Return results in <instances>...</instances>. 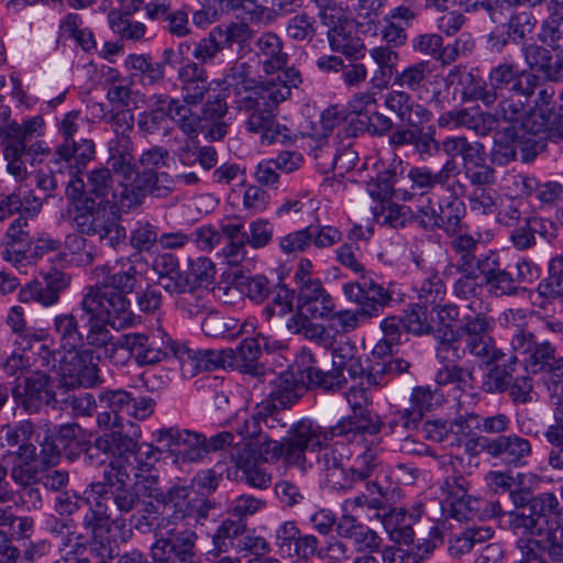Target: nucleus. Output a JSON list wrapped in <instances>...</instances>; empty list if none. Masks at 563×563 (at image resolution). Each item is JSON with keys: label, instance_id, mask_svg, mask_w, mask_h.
I'll return each instance as SVG.
<instances>
[{"label": "nucleus", "instance_id": "nucleus-1", "mask_svg": "<svg viewBox=\"0 0 563 563\" xmlns=\"http://www.w3.org/2000/svg\"><path fill=\"white\" fill-rule=\"evenodd\" d=\"M254 46L262 71L267 76L277 74V78L264 80L247 91L236 101V108L245 118V129L260 134L262 144L285 143L290 140V130L277 122L276 111L291 89L299 86L301 75L295 67H287L289 55L276 33H263Z\"/></svg>", "mask_w": 563, "mask_h": 563}, {"label": "nucleus", "instance_id": "nucleus-2", "mask_svg": "<svg viewBox=\"0 0 563 563\" xmlns=\"http://www.w3.org/2000/svg\"><path fill=\"white\" fill-rule=\"evenodd\" d=\"M141 263L134 256H121L98 265L92 271L95 285L85 288L80 309L84 312L106 313L118 325H130L133 313L128 294L142 283Z\"/></svg>", "mask_w": 563, "mask_h": 563}, {"label": "nucleus", "instance_id": "nucleus-3", "mask_svg": "<svg viewBox=\"0 0 563 563\" xmlns=\"http://www.w3.org/2000/svg\"><path fill=\"white\" fill-rule=\"evenodd\" d=\"M65 196L71 206L73 221L81 235L97 236L112 249L124 243L126 230L120 222L118 200L98 202L87 196L85 181L80 177L71 178L65 189Z\"/></svg>", "mask_w": 563, "mask_h": 563}, {"label": "nucleus", "instance_id": "nucleus-4", "mask_svg": "<svg viewBox=\"0 0 563 563\" xmlns=\"http://www.w3.org/2000/svg\"><path fill=\"white\" fill-rule=\"evenodd\" d=\"M504 320L511 334V349L523 356L526 367L532 373L547 372L550 375L545 380L549 391L553 396L563 394V357H555L554 344L549 339L537 340L527 329L522 310L506 311Z\"/></svg>", "mask_w": 563, "mask_h": 563}, {"label": "nucleus", "instance_id": "nucleus-5", "mask_svg": "<svg viewBox=\"0 0 563 563\" xmlns=\"http://www.w3.org/2000/svg\"><path fill=\"white\" fill-rule=\"evenodd\" d=\"M301 420L292 423L287 435L280 440H273L265 433L258 435H241L242 440L232 445L231 451H246L256 462L277 463L283 462L286 467H296L302 472L307 470V459L303 456V448L308 445Z\"/></svg>", "mask_w": 563, "mask_h": 563}, {"label": "nucleus", "instance_id": "nucleus-6", "mask_svg": "<svg viewBox=\"0 0 563 563\" xmlns=\"http://www.w3.org/2000/svg\"><path fill=\"white\" fill-rule=\"evenodd\" d=\"M155 541L150 548L153 563H194L197 556L198 534L188 525L159 520L154 530Z\"/></svg>", "mask_w": 563, "mask_h": 563}, {"label": "nucleus", "instance_id": "nucleus-7", "mask_svg": "<svg viewBox=\"0 0 563 563\" xmlns=\"http://www.w3.org/2000/svg\"><path fill=\"white\" fill-rule=\"evenodd\" d=\"M477 271L483 275L489 291L496 296L517 294L520 285L537 277V267L521 261L505 265L497 252L489 251L477 258Z\"/></svg>", "mask_w": 563, "mask_h": 563}, {"label": "nucleus", "instance_id": "nucleus-8", "mask_svg": "<svg viewBox=\"0 0 563 563\" xmlns=\"http://www.w3.org/2000/svg\"><path fill=\"white\" fill-rule=\"evenodd\" d=\"M508 516L514 532L533 537H542L550 528L563 526V506L553 493L534 496L530 508L509 511Z\"/></svg>", "mask_w": 563, "mask_h": 563}, {"label": "nucleus", "instance_id": "nucleus-9", "mask_svg": "<svg viewBox=\"0 0 563 563\" xmlns=\"http://www.w3.org/2000/svg\"><path fill=\"white\" fill-rule=\"evenodd\" d=\"M11 395L16 406L27 415L38 413L43 406L63 410L54 390V379L44 371H34L24 377L12 387Z\"/></svg>", "mask_w": 563, "mask_h": 563}, {"label": "nucleus", "instance_id": "nucleus-10", "mask_svg": "<svg viewBox=\"0 0 563 563\" xmlns=\"http://www.w3.org/2000/svg\"><path fill=\"white\" fill-rule=\"evenodd\" d=\"M140 434L141 432L137 431V433L129 435L120 430L104 433L86 446L85 460L90 465H102L109 460L103 471H112L114 462L128 465L129 460L134 457Z\"/></svg>", "mask_w": 563, "mask_h": 563}, {"label": "nucleus", "instance_id": "nucleus-11", "mask_svg": "<svg viewBox=\"0 0 563 563\" xmlns=\"http://www.w3.org/2000/svg\"><path fill=\"white\" fill-rule=\"evenodd\" d=\"M331 441H321L319 445L308 443L303 448V456L307 452L314 453V466L323 483L333 490L353 489V478L349 477L344 466V445L341 443L330 444Z\"/></svg>", "mask_w": 563, "mask_h": 563}, {"label": "nucleus", "instance_id": "nucleus-12", "mask_svg": "<svg viewBox=\"0 0 563 563\" xmlns=\"http://www.w3.org/2000/svg\"><path fill=\"white\" fill-rule=\"evenodd\" d=\"M253 32L249 24L243 22H231L213 27L207 36L200 38L194 44L191 52L196 63H211L218 53L223 49L232 48L233 45L243 47L251 38Z\"/></svg>", "mask_w": 563, "mask_h": 563}, {"label": "nucleus", "instance_id": "nucleus-13", "mask_svg": "<svg viewBox=\"0 0 563 563\" xmlns=\"http://www.w3.org/2000/svg\"><path fill=\"white\" fill-rule=\"evenodd\" d=\"M85 313L89 316L87 333L84 335V342L79 349L86 350L91 356L96 355L98 361L107 358L115 364L123 363V360L119 356L120 352L124 349L123 340H115L107 324L115 329H123L126 325L115 324L113 319L106 313Z\"/></svg>", "mask_w": 563, "mask_h": 563}, {"label": "nucleus", "instance_id": "nucleus-14", "mask_svg": "<svg viewBox=\"0 0 563 563\" xmlns=\"http://www.w3.org/2000/svg\"><path fill=\"white\" fill-rule=\"evenodd\" d=\"M59 388H91L101 382L99 366L86 350L60 352Z\"/></svg>", "mask_w": 563, "mask_h": 563}, {"label": "nucleus", "instance_id": "nucleus-15", "mask_svg": "<svg viewBox=\"0 0 563 563\" xmlns=\"http://www.w3.org/2000/svg\"><path fill=\"white\" fill-rule=\"evenodd\" d=\"M471 482L461 473L448 475L440 485L444 514L456 520H468L478 515L481 500L468 494Z\"/></svg>", "mask_w": 563, "mask_h": 563}, {"label": "nucleus", "instance_id": "nucleus-16", "mask_svg": "<svg viewBox=\"0 0 563 563\" xmlns=\"http://www.w3.org/2000/svg\"><path fill=\"white\" fill-rule=\"evenodd\" d=\"M114 462L112 471H103V482L91 483V490L99 496H107L113 500L120 512H130L139 503V495L129 484L133 467Z\"/></svg>", "mask_w": 563, "mask_h": 563}, {"label": "nucleus", "instance_id": "nucleus-17", "mask_svg": "<svg viewBox=\"0 0 563 563\" xmlns=\"http://www.w3.org/2000/svg\"><path fill=\"white\" fill-rule=\"evenodd\" d=\"M305 432L309 443L319 445L321 441H332L334 437H344L347 441L354 442L357 438L365 434H377L380 432V427L365 418L353 416L342 418L335 426L327 429L316 421L303 418L301 419Z\"/></svg>", "mask_w": 563, "mask_h": 563}, {"label": "nucleus", "instance_id": "nucleus-18", "mask_svg": "<svg viewBox=\"0 0 563 563\" xmlns=\"http://www.w3.org/2000/svg\"><path fill=\"white\" fill-rule=\"evenodd\" d=\"M490 329L489 319L482 313L465 319L460 327L466 352L485 364L496 363L506 356L501 350L496 347Z\"/></svg>", "mask_w": 563, "mask_h": 563}, {"label": "nucleus", "instance_id": "nucleus-19", "mask_svg": "<svg viewBox=\"0 0 563 563\" xmlns=\"http://www.w3.org/2000/svg\"><path fill=\"white\" fill-rule=\"evenodd\" d=\"M155 441L167 448L176 462L196 463L207 454L203 434L187 429L164 428L155 432Z\"/></svg>", "mask_w": 563, "mask_h": 563}, {"label": "nucleus", "instance_id": "nucleus-20", "mask_svg": "<svg viewBox=\"0 0 563 563\" xmlns=\"http://www.w3.org/2000/svg\"><path fill=\"white\" fill-rule=\"evenodd\" d=\"M173 340L162 329L151 334L129 333L123 335V350L134 355L140 365H154L170 354Z\"/></svg>", "mask_w": 563, "mask_h": 563}, {"label": "nucleus", "instance_id": "nucleus-21", "mask_svg": "<svg viewBox=\"0 0 563 563\" xmlns=\"http://www.w3.org/2000/svg\"><path fill=\"white\" fill-rule=\"evenodd\" d=\"M476 443L487 455L512 467L525 466L532 455L531 442L516 433L498 435L493 439L477 438Z\"/></svg>", "mask_w": 563, "mask_h": 563}, {"label": "nucleus", "instance_id": "nucleus-22", "mask_svg": "<svg viewBox=\"0 0 563 563\" xmlns=\"http://www.w3.org/2000/svg\"><path fill=\"white\" fill-rule=\"evenodd\" d=\"M437 123L440 129H465L481 137L487 136L495 130L493 112L483 110L478 104L443 112L439 115Z\"/></svg>", "mask_w": 563, "mask_h": 563}, {"label": "nucleus", "instance_id": "nucleus-23", "mask_svg": "<svg viewBox=\"0 0 563 563\" xmlns=\"http://www.w3.org/2000/svg\"><path fill=\"white\" fill-rule=\"evenodd\" d=\"M111 170L110 166L100 167L87 174V183H85L87 196L93 197L98 202L118 200V206L121 208H131L136 203L135 197L131 195L128 186L121 184L114 186Z\"/></svg>", "mask_w": 563, "mask_h": 563}, {"label": "nucleus", "instance_id": "nucleus-24", "mask_svg": "<svg viewBox=\"0 0 563 563\" xmlns=\"http://www.w3.org/2000/svg\"><path fill=\"white\" fill-rule=\"evenodd\" d=\"M542 141L543 137L519 133L514 125L504 128L495 134V144L505 150L504 156L507 162L516 159L517 155H520L525 163L533 161L543 150Z\"/></svg>", "mask_w": 563, "mask_h": 563}, {"label": "nucleus", "instance_id": "nucleus-25", "mask_svg": "<svg viewBox=\"0 0 563 563\" xmlns=\"http://www.w3.org/2000/svg\"><path fill=\"white\" fill-rule=\"evenodd\" d=\"M422 508V504L415 505L411 512H407L404 508H390L388 512L378 514V520L391 541L399 544H411L416 534L413 525L420 521Z\"/></svg>", "mask_w": 563, "mask_h": 563}, {"label": "nucleus", "instance_id": "nucleus-26", "mask_svg": "<svg viewBox=\"0 0 563 563\" xmlns=\"http://www.w3.org/2000/svg\"><path fill=\"white\" fill-rule=\"evenodd\" d=\"M384 106L407 124L406 128H418L431 120L432 113L423 104L415 102L409 91L390 90L386 93Z\"/></svg>", "mask_w": 563, "mask_h": 563}, {"label": "nucleus", "instance_id": "nucleus-27", "mask_svg": "<svg viewBox=\"0 0 563 563\" xmlns=\"http://www.w3.org/2000/svg\"><path fill=\"white\" fill-rule=\"evenodd\" d=\"M435 130L430 126L426 131L418 128L397 126L389 135V144L395 147L412 145L421 161H428L440 150V143L434 137Z\"/></svg>", "mask_w": 563, "mask_h": 563}, {"label": "nucleus", "instance_id": "nucleus-28", "mask_svg": "<svg viewBox=\"0 0 563 563\" xmlns=\"http://www.w3.org/2000/svg\"><path fill=\"white\" fill-rule=\"evenodd\" d=\"M525 91H511L498 97V106L493 112L495 117V129L499 121L518 124L520 120L529 113L530 98L533 96L536 85L532 80H527Z\"/></svg>", "mask_w": 563, "mask_h": 563}, {"label": "nucleus", "instance_id": "nucleus-29", "mask_svg": "<svg viewBox=\"0 0 563 563\" xmlns=\"http://www.w3.org/2000/svg\"><path fill=\"white\" fill-rule=\"evenodd\" d=\"M177 79L180 82L183 102L187 106L200 104L210 89L207 70L194 60L179 67Z\"/></svg>", "mask_w": 563, "mask_h": 563}, {"label": "nucleus", "instance_id": "nucleus-30", "mask_svg": "<svg viewBox=\"0 0 563 563\" xmlns=\"http://www.w3.org/2000/svg\"><path fill=\"white\" fill-rule=\"evenodd\" d=\"M5 324L11 331V342L20 351H31L44 340L43 330L27 324L24 309L13 306L5 317Z\"/></svg>", "mask_w": 563, "mask_h": 563}, {"label": "nucleus", "instance_id": "nucleus-31", "mask_svg": "<svg viewBox=\"0 0 563 563\" xmlns=\"http://www.w3.org/2000/svg\"><path fill=\"white\" fill-rule=\"evenodd\" d=\"M170 353L178 360L184 376H195L200 371H210L220 364V357L210 350L195 351L186 344L172 342Z\"/></svg>", "mask_w": 563, "mask_h": 563}, {"label": "nucleus", "instance_id": "nucleus-32", "mask_svg": "<svg viewBox=\"0 0 563 563\" xmlns=\"http://www.w3.org/2000/svg\"><path fill=\"white\" fill-rule=\"evenodd\" d=\"M282 408L272 400H263L254 408L250 418L243 419V426L238 429L240 435H258L263 433L262 426L271 430H280L286 427V422L278 417Z\"/></svg>", "mask_w": 563, "mask_h": 563}, {"label": "nucleus", "instance_id": "nucleus-33", "mask_svg": "<svg viewBox=\"0 0 563 563\" xmlns=\"http://www.w3.org/2000/svg\"><path fill=\"white\" fill-rule=\"evenodd\" d=\"M498 24L504 29L505 36L499 38L492 33L489 38L492 41L496 38V42L493 45L497 46L498 49H501L508 43H522L526 37L533 32L537 19L529 11H520L511 13L508 18L505 14V20Z\"/></svg>", "mask_w": 563, "mask_h": 563}, {"label": "nucleus", "instance_id": "nucleus-34", "mask_svg": "<svg viewBox=\"0 0 563 563\" xmlns=\"http://www.w3.org/2000/svg\"><path fill=\"white\" fill-rule=\"evenodd\" d=\"M178 99L165 95H153L150 98V109L140 115L139 129L145 134H154L164 126L168 120H173Z\"/></svg>", "mask_w": 563, "mask_h": 563}, {"label": "nucleus", "instance_id": "nucleus-35", "mask_svg": "<svg viewBox=\"0 0 563 563\" xmlns=\"http://www.w3.org/2000/svg\"><path fill=\"white\" fill-rule=\"evenodd\" d=\"M35 428L32 421L22 420L15 424H3L0 427V444L2 448L15 449L14 456L22 455L24 459L31 456L36 446L31 442Z\"/></svg>", "mask_w": 563, "mask_h": 563}, {"label": "nucleus", "instance_id": "nucleus-36", "mask_svg": "<svg viewBox=\"0 0 563 563\" xmlns=\"http://www.w3.org/2000/svg\"><path fill=\"white\" fill-rule=\"evenodd\" d=\"M133 151L131 135H114L108 142V166L124 179H130L136 173Z\"/></svg>", "mask_w": 563, "mask_h": 563}, {"label": "nucleus", "instance_id": "nucleus-37", "mask_svg": "<svg viewBox=\"0 0 563 563\" xmlns=\"http://www.w3.org/2000/svg\"><path fill=\"white\" fill-rule=\"evenodd\" d=\"M311 319V317L292 314L287 320V330L291 334L301 335L324 349L332 347L335 343V331L322 323L313 322Z\"/></svg>", "mask_w": 563, "mask_h": 563}, {"label": "nucleus", "instance_id": "nucleus-38", "mask_svg": "<svg viewBox=\"0 0 563 563\" xmlns=\"http://www.w3.org/2000/svg\"><path fill=\"white\" fill-rule=\"evenodd\" d=\"M523 77H526L527 80H530L532 76H526V71L519 69L517 64L506 60L489 70L488 81L492 85L494 93H496L498 98L506 92H523V88L526 86L522 82Z\"/></svg>", "mask_w": 563, "mask_h": 563}, {"label": "nucleus", "instance_id": "nucleus-39", "mask_svg": "<svg viewBox=\"0 0 563 563\" xmlns=\"http://www.w3.org/2000/svg\"><path fill=\"white\" fill-rule=\"evenodd\" d=\"M45 123L41 115H35L23 120L21 123L12 121L3 126H0L1 143L11 145H21L26 151V143L34 137L44 134Z\"/></svg>", "mask_w": 563, "mask_h": 563}, {"label": "nucleus", "instance_id": "nucleus-40", "mask_svg": "<svg viewBox=\"0 0 563 563\" xmlns=\"http://www.w3.org/2000/svg\"><path fill=\"white\" fill-rule=\"evenodd\" d=\"M441 145L449 157L462 158L463 168L486 161L485 145L479 141H471L464 135L448 136Z\"/></svg>", "mask_w": 563, "mask_h": 563}, {"label": "nucleus", "instance_id": "nucleus-41", "mask_svg": "<svg viewBox=\"0 0 563 563\" xmlns=\"http://www.w3.org/2000/svg\"><path fill=\"white\" fill-rule=\"evenodd\" d=\"M268 349V338L262 333H256L255 336L245 338L235 351L236 360L241 362L243 371L253 376H262L265 374V368L257 361L262 355V350Z\"/></svg>", "mask_w": 563, "mask_h": 563}, {"label": "nucleus", "instance_id": "nucleus-42", "mask_svg": "<svg viewBox=\"0 0 563 563\" xmlns=\"http://www.w3.org/2000/svg\"><path fill=\"white\" fill-rule=\"evenodd\" d=\"M435 356L440 363H457L466 353L460 327L439 328L435 334Z\"/></svg>", "mask_w": 563, "mask_h": 563}, {"label": "nucleus", "instance_id": "nucleus-43", "mask_svg": "<svg viewBox=\"0 0 563 563\" xmlns=\"http://www.w3.org/2000/svg\"><path fill=\"white\" fill-rule=\"evenodd\" d=\"M313 264L309 258H300L294 273L295 290L297 292V303H302L307 299L316 298L321 291H327L321 279L314 276Z\"/></svg>", "mask_w": 563, "mask_h": 563}, {"label": "nucleus", "instance_id": "nucleus-44", "mask_svg": "<svg viewBox=\"0 0 563 563\" xmlns=\"http://www.w3.org/2000/svg\"><path fill=\"white\" fill-rule=\"evenodd\" d=\"M430 60H419L397 70L394 75V85L411 92L426 89L432 74Z\"/></svg>", "mask_w": 563, "mask_h": 563}, {"label": "nucleus", "instance_id": "nucleus-45", "mask_svg": "<svg viewBox=\"0 0 563 563\" xmlns=\"http://www.w3.org/2000/svg\"><path fill=\"white\" fill-rule=\"evenodd\" d=\"M398 295L396 291V284L390 283L388 287L377 284L372 278H368L364 299L362 301V312L365 319L377 317L380 311L389 305Z\"/></svg>", "mask_w": 563, "mask_h": 563}, {"label": "nucleus", "instance_id": "nucleus-46", "mask_svg": "<svg viewBox=\"0 0 563 563\" xmlns=\"http://www.w3.org/2000/svg\"><path fill=\"white\" fill-rule=\"evenodd\" d=\"M368 54L377 65V70L371 79L372 84L377 88H387L389 80L397 71L399 53L389 46L380 45L369 49Z\"/></svg>", "mask_w": 563, "mask_h": 563}, {"label": "nucleus", "instance_id": "nucleus-47", "mask_svg": "<svg viewBox=\"0 0 563 563\" xmlns=\"http://www.w3.org/2000/svg\"><path fill=\"white\" fill-rule=\"evenodd\" d=\"M558 400L553 409L554 423L544 432L547 441L552 445L549 452V464L552 468L563 470V400L561 395L554 396Z\"/></svg>", "mask_w": 563, "mask_h": 563}, {"label": "nucleus", "instance_id": "nucleus-48", "mask_svg": "<svg viewBox=\"0 0 563 563\" xmlns=\"http://www.w3.org/2000/svg\"><path fill=\"white\" fill-rule=\"evenodd\" d=\"M231 461L243 471L246 484L252 487L266 489L272 484V475L262 464L252 459L251 453L246 451H230Z\"/></svg>", "mask_w": 563, "mask_h": 563}, {"label": "nucleus", "instance_id": "nucleus-49", "mask_svg": "<svg viewBox=\"0 0 563 563\" xmlns=\"http://www.w3.org/2000/svg\"><path fill=\"white\" fill-rule=\"evenodd\" d=\"M53 327L58 338L60 352L81 346L84 334L79 329L77 318L73 313L57 314L53 320Z\"/></svg>", "mask_w": 563, "mask_h": 563}, {"label": "nucleus", "instance_id": "nucleus-50", "mask_svg": "<svg viewBox=\"0 0 563 563\" xmlns=\"http://www.w3.org/2000/svg\"><path fill=\"white\" fill-rule=\"evenodd\" d=\"M301 387L292 373L284 372L273 380V388L266 400H272L279 408L292 406L301 397Z\"/></svg>", "mask_w": 563, "mask_h": 563}, {"label": "nucleus", "instance_id": "nucleus-51", "mask_svg": "<svg viewBox=\"0 0 563 563\" xmlns=\"http://www.w3.org/2000/svg\"><path fill=\"white\" fill-rule=\"evenodd\" d=\"M191 489L188 486L175 485L166 493L163 492L162 498L157 503H162L166 508L172 510V514L163 517L161 520L178 521L185 525L186 514L189 508L191 498Z\"/></svg>", "mask_w": 563, "mask_h": 563}, {"label": "nucleus", "instance_id": "nucleus-52", "mask_svg": "<svg viewBox=\"0 0 563 563\" xmlns=\"http://www.w3.org/2000/svg\"><path fill=\"white\" fill-rule=\"evenodd\" d=\"M36 232L29 223L27 219L20 214L19 218L13 220L4 234V243L7 246L12 247L16 256L25 255L33 245Z\"/></svg>", "mask_w": 563, "mask_h": 563}, {"label": "nucleus", "instance_id": "nucleus-53", "mask_svg": "<svg viewBox=\"0 0 563 563\" xmlns=\"http://www.w3.org/2000/svg\"><path fill=\"white\" fill-rule=\"evenodd\" d=\"M494 531L488 527L467 528L451 537L449 552L454 558L470 553L476 544L484 543L493 537Z\"/></svg>", "mask_w": 563, "mask_h": 563}, {"label": "nucleus", "instance_id": "nucleus-54", "mask_svg": "<svg viewBox=\"0 0 563 563\" xmlns=\"http://www.w3.org/2000/svg\"><path fill=\"white\" fill-rule=\"evenodd\" d=\"M336 531L339 536L352 539L357 544L367 549H377L379 545L376 533L369 528L358 523L354 516L343 515L336 525Z\"/></svg>", "mask_w": 563, "mask_h": 563}, {"label": "nucleus", "instance_id": "nucleus-55", "mask_svg": "<svg viewBox=\"0 0 563 563\" xmlns=\"http://www.w3.org/2000/svg\"><path fill=\"white\" fill-rule=\"evenodd\" d=\"M55 155L59 161L78 168L95 157V143L88 139L60 143L55 150Z\"/></svg>", "mask_w": 563, "mask_h": 563}, {"label": "nucleus", "instance_id": "nucleus-56", "mask_svg": "<svg viewBox=\"0 0 563 563\" xmlns=\"http://www.w3.org/2000/svg\"><path fill=\"white\" fill-rule=\"evenodd\" d=\"M517 363V355L511 354L506 363L493 366L483 382V389L490 394L506 391L514 380L512 375L516 371Z\"/></svg>", "mask_w": 563, "mask_h": 563}, {"label": "nucleus", "instance_id": "nucleus-57", "mask_svg": "<svg viewBox=\"0 0 563 563\" xmlns=\"http://www.w3.org/2000/svg\"><path fill=\"white\" fill-rule=\"evenodd\" d=\"M332 365L342 372L346 369L352 378L361 377L364 374V368L357 356V347L350 340L332 346Z\"/></svg>", "mask_w": 563, "mask_h": 563}, {"label": "nucleus", "instance_id": "nucleus-58", "mask_svg": "<svg viewBox=\"0 0 563 563\" xmlns=\"http://www.w3.org/2000/svg\"><path fill=\"white\" fill-rule=\"evenodd\" d=\"M59 34L62 37L74 38L85 52L96 48L92 32L82 26V20L76 13H69L63 19L59 24Z\"/></svg>", "mask_w": 563, "mask_h": 563}, {"label": "nucleus", "instance_id": "nucleus-59", "mask_svg": "<svg viewBox=\"0 0 563 563\" xmlns=\"http://www.w3.org/2000/svg\"><path fill=\"white\" fill-rule=\"evenodd\" d=\"M10 476L21 488L38 483L41 479V472L38 467L37 452L34 451L27 459H24L22 455L14 456Z\"/></svg>", "mask_w": 563, "mask_h": 563}, {"label": "nucleus", "instance_id": "nucleus-60", "mask_svg": "<svg viewBox=\"0 0 563 563\" xmlns=\"http://www.w3.org/2000/svg\"><path fill=\"white\" fill-rule=\"evenodd\" d=\"M49 531L60 539L67 549V555H81L86 551V540L81 534H75L73 520L54 519L49 525Z\"/></svg>", "mask_w": 563, "mask_h": 563}, {"label": "nucleus", "instance_id": "nucleus-61", "mask_svg": "<svg viewBox=\"0 0 563 563\" xmlns=\"http://www.w3.org/2000/svg\"><path fill=\"white\" fill-rule=\"evenodd\" d=\"M421 420L417 413L412 412L409 408H405L394 411L386 423L382 421L376 423L379 424L380 430L387 429L389 433L407 442L411 435L410 432L416 430Z\"/></svg>", "mask_w": 563, "mask_h": 563}, {"label": "nucleus", "instance_id": "nucleus-62", "mask_svg": "<svg viewBox=\"0 0 563 563\" xmlns=\"http://www.w3.org/2000/svg\"><path fill=\"white\" fill-rule=\"evenodd\" d=\"M158 228L147 220H139L130 230L129 244L137 253L151 252L158 243Z\"/></svg>", "mask_w": 563, "mask_h": 563}, {"label": "nucleus", "instance_id": "nucleus-63", "mask_svg": "<svg viewBox=\"0 0 563 563\" xmlns=\"http://www.w3.org/2000/svg\"><path fill=\"white\" fill-rule=\"evenodd\" d=\"M427 202L426 206L419 207L416 212L408 207L400 206H397L390 212H395L398 217L404 218V220L409 219L424 230L433 231L438 229V209L432 203L431 197H427Z\"/></svg>", "mask_w": 563, "mask_h": 563}, {"label": "nucleus", "instance_id": "nucleus-64", "mask_svg": "<svg viewBox=\"0 0 563 563\" xmlns=\"http://www.w3.org/2000/svg\"><path fill=\"white\" fill-rule=\"evenodd\" d=\"M317 33L314 16L301 12L291 16L286 24V35L296 42H311Z\"/></svg>", "mask_w": 563, "mask_h": 563}]
</instances>
